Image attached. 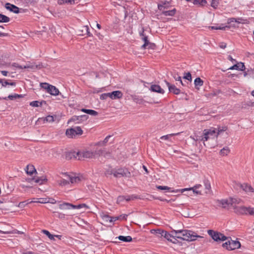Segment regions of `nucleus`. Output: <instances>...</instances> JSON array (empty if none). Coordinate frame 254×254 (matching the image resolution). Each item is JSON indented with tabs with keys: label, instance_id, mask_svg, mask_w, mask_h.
I'll return each mask as SVG.
<instances>
[{
	"label": "nucleus",
	"instance_id": "obj_2",
	"mask_svg": "<svg viewBox=\"0 0 254 254\" xmlns=\"http://www.w3.org/2000/svg\"><path fill=\"white\" fill-rule=\"evenodd\" d=\"M65 179H61L57 181L59 185L64 187L70 183L75 184L79 183L83 178L82 176H76L75 175H68L66 173L64 174Z\"/></svg>",
	"mask_w": 254,
	"mask_h": 254
},
{
	"label": "nucleus",
	"instance_id": "obj_44",
	"mask_svg": "<svg viewBox=\"0 0 254 254\" xmlns=\"http://www.w3.org/2000/svg\"><path fill=\"white\" fill-rule=\"evenodd\" d=\"M216 129L217 136L218 137V135L220 134L221 132L226 131L227 129V127L226 126L222 127H219Z\"/></svg>",
	"mask_w": 254,
	"mask_h": 254
},
{
	"label": "nucleus",
	"instance_id": "obj_27",
	"mask_svg": "<svg viewBox=\"0 0 254 254\" xmlns=\"http://www.w3.org/2000/svg\"><path fill=\"white\" fill-rule=\"evenodd\" d=\"M194 83L195 88L196 89H199V87L203 85V81L200 77H197L195 79Z\"/></svg>",
	"mask_w": 254,
	"mask_h": 254
},
{
	"label": "nucleus",
	"instance_id": "obj_40",
	"mask_svg": "<svg viewBox=\"0 0 254 254\" xmlns=\"http://www.w3.org/2000/svg\"><path fill=\"white\" fill-rule=\"evenodd\" d=\"M10 21V18L2 14H0V22L7 23Z\"/></svg>",
	"mask_w": 254,
	"mask_h": 254
},
{
	"label": "nucleus",
	"instance_id": "obj_56",
	"mask_svg": "<svg viewBox=\"0 0 254 254\" xmlns=\"http://www.w3.org/2000/svg\"><path fill=\"white\" fill-rule=\"evenodd\" d=\"M247 22V20L246 19H244L242 18H239L238 19H236V22L238 23H246Z\"/></svg>",
	"mask_w": 254,
	"mask_h": 254
},
{
	"label": "nucleus",
	"instance_id": "obj_22",
	"mask_svg": "<svg viewBox=\"0 0 254 254\" xmlns=\"http://www.w3.org/2000/svg\"><path fill=\"white\" fill-rule=\"evenodd\" d=\"M230 201H231V206H233L234 208V206H237V204H240L242 200L241 199L237 197H230Z\"/></svg>",
	"mask_w": 254,
	"mask_h": 254
},
{
	"label": "nucleus",
	"instance_id": "obj_52",
	"mask_svg": "<svg viewBox=\"0 0 254 254\" xmlns=\"http://www.w3.org/2000/svg\"><path fill=\"white\" fill-rule=\"evenodd\" d=\"M50 86L51 85L47 83H41V87L42 88L46 89L47 92H48L49 87H50Z\"/></svg>",
	"mask_w": 254,
	"mask_h": 254
},
{
	"label": "nucleus",
	"instance_id": "obj_1",
	"mask_svg": "<svg viewBox=\"0 0 254 254\" xmlns=\"http://www.w3.org/2000/svg\"><path fill=\"white\" fill-rule=\"evenodd\" d=\"M201 138L199 139L202 141L205 146H210L208 142H207L208 140L216 141L217 138L216 129L215 128H211L210 129H206L203 130V135L200 137Z\"/></svg>",
	"mask_w": 254,
	"mask_h": 254
},
{
	"label": "nucleus",
	"instance_id": "obj_21",
	"mask_svg": "<svg viewBox=\"0 0 254 254\" xmlns=\"http://www.w3.org/2000/svg\"><path fill=\"white\" fill-rule=\"evenodd\" d=\"M48 93L52 95H59L60 92L58 88H57L55 86L51 85L50 87H49Z\"/></svg>",
	"mask_w": 254,
	"mask_h": 254
},
{
	"label": "nucleus",
	"instance_id": "obj_43",
	"mask_svg": "<svg viewBox=\"0 0 254 254\" xmlns=\"http://www.w3.org/2000/svg\"><path fill=\"white\" fill-rule=\"evenodd\" d=\"M43 234H45L51 240H55V235L51 234L48 230H42Z\"/></svg>",
	"mask_w": 254,
	"mask_h": 254
},
{
	"label": "nucleus",
	"instance_id": "obj_26",
	"mask_svg": "<svg viewBox=\"0 0 254 254\" xmlns=\"http://www.w3.org/2000/svg\"><path fill=\"white\" fill-rule=\"evenodd\" d=\"M163 237H164L165 239H166L168 241L172 242L174 244H176V242L173 241V240L172 239V238H173V239H175V240H176V239L174 238V235L168 233L166 231H165V233L164 234Z\"/></svg>",
	"mask_w": 254,
	"mask_h": 254
},
{
	"label": "nucleus",
	"instance_id": "obj_36",
	"mask_svg": "<svg viewBox=\"0 0 254 254\" xmlns=\"http://www.w3.org/2000/svg\"><path fill=\"white\" fill-rule=\"evenodd\" d=\"M0 233L1 234H24L23 232L18 231L17 230H14L11 231H3L1 230H0Z\"/></svg>",
	"mask_w": 254,
	"mask_h": 254
},
{
	"label": "nucleus",
	"instance_id": "obj_32",
	"mask_svg": "<svg viewBox=\"0 0 254 254\" xmlns=\"http://www.w3.org/2000/svg\"><path fill=\"white\" fill-rule=\"evenodd\" d=\"M76 153L77 152L75 151L69 152L66 154L65 157L67 159H70L73 157L75 158H78L79 160V156H77Z\"/></svg>",
	"mask_w": 254,
	"mask_h": 254
},
{
	"label": "nucleus",
	"instance_id": "obj_39",
	"mask_svg": "<svg viewBox=\"0 0 254 254\" xmlns=\"http://www.w3.org/2000/svg\"><path fill=\"white\" fill-rule=\"evenodd\" d=\"M43 102L45 103V101L39 102L38 101H34L30 103V105L34 107H38L42 105Z\"/></svg>",
	"mask_w": 254,
	"mask_h": 254
},
{
	"label": "nucleus",
	"instance_id": "obj_42",
	"mask_svg": "<svg viewBox=\"0 0 254 254\" xmlns=\"http://www.w3.org/2000/svg\"><path fill=\"white\" fill-rule=\"evenodd\" d=\"M158 5L162 6L164 9H168L170 6L169 2L167 1H161Z\"/></svg>",
	"mask_w": 254,
	"mask_h": 254
},
{
	"label": "nucleus",
	"instance_id": "obj_61",
	"mask_svg": "<svg viewBox=\"0 0 254 254\" xmlns=\"http://www.w3.org/2000/svg\"><path fill=\"white\" fill-rule=\"evenodd\" d=\"M56 202V200L53 198H49L47 201V203H50L52 204H55Z\"/></svg>",
	"mask_w": 254,
	"mask_h": 254
},
{
	"label": "nucleus",
	"instance_id": "obj_28",
	"mask_svg": "<svg viewBox=\"0 0 254 254\" xmlns=\"http://www.w3.org/2000/svg\"><path fill=\"white\" fill-rule=\"evenodd\" d=\"M89 29L88 26H84L81 27V29L80 30L81 31V33H80V35H84L85 34L88 35L89 36H91V34L89 31Z\"/></svg>",
	"mask_w": 254,
	"mask_h": 254
},
{
	"label": "nucleus",
	"instance_id": "obj_51",
	"mask_svg": "<svg viewBox=\"0 0 254 254\" xmlns=\"http://www.w3.org/2000/svg\"><path fill=\"white\" fill-rule=\"evenodd\" d=\"M180 133L179 132V133H172V134H168V135H163L161 137V139H164V140H168L169 138V136H173V135H179Z\"/></svg>",
	"mask_w": 254,
	"mask_h": 254
},
{
	"label": "nucleus",
	"instance_id": "obj_11",
	"mask_svg": "<svg viewBox=\"0 0 254 254\" xmlns=\"http://www.w3.org/2000/svg\"><path fill=\"white\" fill-rule=\"evenodd\" d=\"M234 212L238 215H247L248 214V207L234 206Z\"/></svg>",
	"mask_w": 254,
	"mask_h": 254
},
{
	"label": "nucleus",
	"instance_id": "obj_12",
	"mask_svg": "<svg viewBox=\"0 0 254 254\" xmlns=\"http://www.w3.org/2000/svg\"><path fill=\"white\" fill-rule=\"evenodd\" d=\"M158 8L161 11L162 14L165 16H174L176 12L175 8L167 10V9H164V8H163L162 6L160 5H158Z\"/></svg>",
	"mask_w": 254,
	"mask_h": 254
},
{
	"label": "nucleus",
	"instance_id": "obj_19",
	"mask_svg": "<svg viewBox=\"0 0 254 254\" xmlns=\"http://www.w3.org/2000/svg\"><path fill=\"white\" fill-rule=\"evenodd\" d=\"M150 90L153 92H155L161 94L164 93V91L161 87L158 85H152L150 87Z\"/></svg>",
	"mask_w": 254,
	"mask_h": 254
},
{
	"label": "nucleus",
	"instance_id": "obj_20",
	"mask_svg": "<svg viewBox=\"0 0 254 254\" xmlns=\"http://www.w3.org/2000/svg\"><path fill=\"white\" fill-rule=\"evenodd\" d=\"M26 172L28 175H32L34 173H36V170L33 165L29 164L26 168Z\"/></svg>",
	"mask_w": 254,
	"mask_h": 254
},
{
	"label": "nucleus",
	"instance_id": "obj_46",
	"mask_svg": "<svg viewBox=\"0 0 254 254\" xmlns=\"http://www.w3.org/2000/svg\"><path fill=\"white\" fill-rule=\"evenodd\" d=\"M156 188L158 190H168V191H170L171 192H172V190H171V188H169V187H168L167 186H157Z\"/></svg>",
	"mask_w": 254,
	"mask_h": 254
},
{
	"label": "nucleus",
	"instance_id": "obj_59",
	"mask_svg": "<svg viewBox=\"0 0 254 254\" xmlns=\"http://www.w3.org/2000/svg\"><path fill=\"white\" fill-rule=\"evenodd\" d=\"M243 184H241L240 183H235L234 186V188L236 189H243Z\"/></svg>",
	"mask_w": 254,
	"mask_h": 254
},
{
	"label": "nucleus",
	"instance_id": "obj_63",
	"mask_svg": "<svg viewBox=\"0 0 254 254\" xmlns=\"http://www.w3.org/2000/svg\"><path fill=\"white\" fill-rule=\"evenodd\" d=\"M249 76L254 78V68H250Z\"/></svg>",
	"mask_w": 254,
	"mask_h": 254
},
{
	"label": "nucleus",
	"instance_id": "obj_13",
	"mask_svg": "<svg viewBox=\"0 0 254 254\" xmlns=\"http://www.w3.org/2000/svg\"><path fill=\"white\" fill-rule=\"evenodd\" d=\"M88 118V116L86 115L73 116L70 120V122H74L75 123H80L82 122L86 121Z\"/></svg>",
	"mask_w": 254,
	"mask_h": 254
},
{
	"label": "nucleus",
	"instance_id": "obj_37",
	"mask_svg": "<svg viewBox=\"0 0 254 254\" xmlns=\"http://www.w3.org/2000/svg\"><path fill=\"white\" fill-rule=\"evenodd\" d=\"M230 152V149L228 147L225 146L223 149H222L220 151V154L222 156H226Z\"/></svg>",
	"mask_w": 254,
	"mask_h": 254
},
{
	"label": "nucleus",
	"instance_id": "obj_24",
	"mask_svg": "<svg viewBox=\"0 0 254 254\" xmlns=\"http://www.w3.org/2000/svg\"><path fill=\"white\" fill-rule=\"evenodd\" d=\"M200 187H201V185H196L192 188H186V189H181V190H172V192H181L182 193L187 190H193V189H197L199 188Z\"/></svg>",
	"mask_w": 254,
	"mask_h": 254
},
{
	"label": "nucleus",
	"instance_id": "obj_14",
	"mask_svg": "<svg viewBox=\"0 0 254 254\" xmlns=\"http://www.w3.org/2000/svg\"><path fill=\"white\" fill-rule=\"evenodd\" d=\"M109 97L112 99H120L123 97V93L121 91L117 90L111 93H108Z\"/></svg>",
	"mask_w": 254,
	"mask_h": 254
},
{
	"label": "nucleus",
	"instance_id": "obj_33",
	"mask_svg": "<svg viewBox=\"0 0 254 254\" xmlns=\"http://www.w3.org/2000/svg\"><path fill=\"white\" fill-rule=\"evenodd\" d=\"M115 169H112V168H108L107 169L105 172L104 175L106 177H108L109 176L111 175H113L114 176V172H115Z\"/></svg>",
	"mask_w": 254,
	"mask_h": 254
},
{
	"label": "nucleus",
	"instance_id": "obj_31",
	"mask_svg": "<svg viewBox=\"0 0 254 254\" xmlns=\"http://www.w3.org/2000/svg\"><path fill=\"white\" fill-rule=\"evenodd\" d=\"M81 111L84 113H85L86 114H89L93 116H97L98 114L97 112L93 110L82 109Z\"/></svg>",
	"mask_w": 254,
	"mask_h": 254
},
{
	"label": "nucleus",
	"instance_id": "obj_17",
	"mask_svg": "<svg viewBox=\"0 0 254 254\" xmlns=\"http://www.w3.org/2000/svg\"><path fill=\"white\" fill-rule=\"evenodd\" d=\"M245 68H246L244 64L240 62L238 64H235L234 65L231 66L228 68V69H236L238 70L244 71L245 69Z\"/></svg>",
	"mask_w": 254,
	"mask_h": 254
},
{
	"label": "nucleus",
	"instance_id": "obj_58",
	"mask_svg": "<svg viewBox=\"0 0 254 254\" xmlns=\"http://www.w3.org/2000/svg\"><path fill=\"white\" fill-rule=\"evenodd\" d=\"M248 214L250 215H254V208L248 207Z\"/></svg>",
	"mask_w": 254,
	"mask_h": 254
},
{
	"label": "nucleus",
	"instance_id": "obj_60",
	"mask_svg": "<svg viewBox=\"0 0 254 254\" xmlns=\"http://www.w3.org/2000/svg\"><path fill=\"white\" fill-rule=\"evenodd\" d=\"M125 200L127 201H129L130 200H132L134 198H136L135 196H133V195L131 196H125Z\"/></svg>",
	"mask_w": 254,
	"mask_h": 254
},
{
	"label": "nucleus",
	"instance_id": "obj_18",
	"mask_svg": "<svg viewBox=\"0 0 254 254\" xmlns=\"http://www.w3.org/2000/svg\"><path fill=\"white\" fill-rule=\"evenodd\" d=\"M219 203L220 204L223 208H228L231 206L230 198L227 199H222L218 200Z\"/></svg>",
	"mask_w": 254,
	"mask_h": 254
},
{
	"label": "nucleus",
	"instance_id": "obj_45",
	"mask_svg": "<svg viewBox=\"0 0 254 254\" xmlns=\"http://www.w3.org/2000/svg\"><path fill=\"white\" fill-rule=\"evenodd\" d=\"M46 181L47 179L44 177H42L41 178L38 177L35 179V182L37 183H39V184H43Z\"/></svg>",
	"mask_w": 254,
	"mask_h": 254
},
{
	"label": "nucleus",
	"instance_id": "obj_35",
	"mask_svg": "<svg viewBox=\"0 0 254 254\" xmlns=\"http://www.w3.org/2000/svg\"><path fill=\"white\" fill-rule=\"evenodd\" d=\"M119 240L126 242H129L132 241V238L129 236H120L118 237Z\"/></svg>",
	"mask_w": 254,
	"mask_h": 254
},
{
	"label": "nucleus",
	"instance_id": "obj_4",
	"mask_svg": "<svg viewBox=\"0 0 254 254\" xmlns=\"http://www.w3.org/2000/svg\"><path fill=\"white\" fill-rule=\"evenodd\" d=\"M83 133V130L80 127H76L66 129L65 134L69 138H74Z\"/></svg>",
	"mask_w": 254,
	"mask_h": 254
},
{
	"label": "nucleus",
	"instance_id": "obj_15",
	"mask_svg": "<svg viewBox=\"0 0 254 254\" xmlns=\"http://www.w3.org/2000/svg\"><path fill=\"white\" fill-rule=\"evenodd\" d=\"M166 83L170 92H172L176 95H178L181 93L180 89L177 88L174 85H172L167 81H166Z\"/></svg>",
	"mask_w": 254,
	"mask_h": 254
},
{
	"label": "nucleus",
	"instance_id": "obj_10",
	"mask_svg": "<svg viewBox=\"0 0 254 254\" xmlns=\"http://www.w3.org/2000/svg\"><path fill=\"white\" fill-rule=\"evenodd\" d=\"M76 155L79 156V160H81L84 158H92L94 156V153L90 151H78L77 152Z\"/></svg>",
	"mask_w": 254,
	"mask_h": 254
},
{
	"label": "nucleus",
	"instance_id": "obj_53",
	"mask_svg": "<svg viewBox=\"0 0 254 254\" xmlns=\"http://www.w3.org/2000/svg\"><path fill=\"white\" fill-rule=\"evenodd\" d=\"M184 78L187 79L189 81L191 80V75L190 72H188L187 73H185V75L184 76Z\"/></svg>",
	"mask_w": 254,
	"mask_h": 254
},
{
	"label": "nucleus",
	"instance_id": "obj_8",
	"mask_svg": "<svg viewBox=\"0 0 254 254\" xmlns=\"http://www.w3.org/2000/svg\"><path fill=\"white\" fill-rule=\"evenodd\" d=\"M82 207H86L87 206L85 204H81L78 205H73L71 203L67 202H64L59 205V208L61 209H79Z\"/></svg>",
	"mask_w": 254,
	"mask_h": 254
},
{
	"label": "nucleus",
	"instance_id": "obj_7",
	"mask_svg": "<svg viewBox=\"0 0 254 254\" xmlns=\"http://www.w3.org/2000/svg\"><path fill=\"white\" fill-rule=\"evenodd\" d=\"M222 246L228 250H233L239 248L241 246V244L239 241L229 240L225 243H223Z\"/></svg>",
	"mask_w": 254,
	"mask_h": 254
},
{
	"label": "nucleus",
	"instance_id": "obj_9",
	"mask_svg": "<svg viewBox=\"0 0 254 254\" xmlns=\"http://www.w3.org/2000/svg\"><path fill=\"white\" fill-rule=\"evenodd\" d=\"M144 30H143L142 32L140 33V35L141 36L142 40L144 41V43L141 46L142 49H154L155 45L153 43L149 42L148 40V37L147 36H145L144 35Z\"/></svg>",
	"mask_w": 254,
	"mask_h": 254
},
{
	"label": "nucleus",
	"instance_id": "obj_41",
	"mask_svg": "<svg viewBox=\"0 0 254 254\" xmlns=\"http://www.w3.org/2000/svg\"><path fill=\"white\" fill-rule=\"evenodd\" d=\"M194 4L203 6L207 3L205 0H194L193 1Z\"/></svg>",
	"mask_w": 254,
	"mask_h": 254
},
{
	"label": "nucleus",
	"instance_id": "obj_3",
	"mask_svg": "<svg viewBox=\"0 0 254 254\" xmlns=\"http://www.w3.org/2000/svg\"><path fill=\"white\" fill-rule=\"evenodd\" d=\"M177 234H181L183 237L182 240L187 241H193L197 238H202V237L197 235V234L192 231L189 230H180L174 231Z\"/></svg>",
	"mask_w": 254,
	"mask_h": 254
},
{
	"label": "nucleus",
	"instance_id": "obj_47",
	"mask_svg": "<svg viewBox=\"0 0 254 254\" xmlns=\"http://www.w3.org/2000/svg\"><path fill=\"white\" fill-rule=\"evenodd\" d=\"M96 153L97 154H99V155H104L105 157H107L108 156H109L110 155V153H108V152L105 153L104 151L101 150H99L96 151Z\"/></svg>",
	"mask_w": 254,
	"mask_h": 254
},
{
	"label": "nucleus",
	"instance_id": "obj_49",
	"mask_svg": "<svg viewBox=\"0 0 254 254\" xmlns=\"http://www.w3.org/2000/svg\"><path fill=\"white\" fill-rule=\"evenodd\" d=\"M219 4V0H211V6L214 8H216Z\"/></svg>",
	"mask_w": 254,
	"mask_h": 254
},
{
	"label": "nucleus",
	"instance_id": "obj_55",
	"mask_svg": "<svg viewBox=\"0 0 254 254\" xmlns=\"http://www.w3.org/2000/svg\"><path fill=\"white\" fill-rule=\"evenodd\" d=\"M125 196H119L117 198V202L118 203H120L123 201L125 200Z\"/></svg>",
	"mask_w": 254,
	"mask_h": 254
},
{
	"label": "nucleus",
	"instance_id": "obj_38",
	"mask_svg": "<svg viewBox=\"0 0 254 254\" xmlns=\"http://www.w3.org/2000/svg\"><path fill=\"white\" fill-rule=\"evenodd\" d=\"M204 184L205 190H206L205 193H209L210 191V189H211L210 183H209V182L208 180H205L204 181Z\"/></svg>",
	"mask_w": 254,
	"mask_h": 254
},
{
	"label": "nucleus",
	"instance_id": "obj_54",
	"mask_svg": "<svg viewBox=\"0 0 254 254\" xmlns=\"http://www.w3.org/2000/svg\"><path fill=\"white\" fill-rule=\"evenodd\" d=\"M69 3L72 4L74 3V0H59V3L62 4V2Z\"/></svg>",
	"mask_w": 254,
	"mask_h": 254
},
{
	"label": "nucleus",
	"instance_id": "obj_48",
	"mask_svg": "<svg viewBox=\"0 0 254 254\" xmlns=\"http://www.w3.org/2000/svg\"><path fill=\"white\" fill-rule=\"evenodd\" d=\"M228 26L220 27V26H210L209 28L212 30H225L226 28H228Z\"/></svg>",
	"mask_w": 254,
	"mask_h": 254
},
{
	"label": "nucleus",
	"instance_id": "obj_64",
	"mask_svg": "<svg viewBox=\"0 0 254 254\" xmlns=\"http://www.w3.org/2000/svg\"><path fill=\"white\" fill-rule=\"evenodd\" d=\"M127 216L128 215L127 214L121 215L119 216V217H120L119 220H126Z\"/></svg>",
	"mask_w": 254,
	"mask_h": 254
},
{
	"label": "nucleus",
	"instance_id": "obj_34",
	"mask_svg": "<svg viewBox=\"0 0 254 254\" xmlns=\"http://www.w3.org/2000/svg\"><path fill=\"white\" fill-rule=\"evenodd\" d=\"M242 190L246 192H254V189L247 184H244Z\"/></svg>",
	"mask_w": 254,
	"mask_h": 254
},
{
	"label": "nucleus",
	"instance_id": "obj_50",
	"mask_svg": "<svg viewBox=\"0 0 254 254\" xmlns=\"http://www.w3.org/2000/svg\"><path fill=\"white\" fill-rule=\"evenodd\" d=\"M44 121L51 123L54 121V118L53 116H48L44 119Z\"/></svg>",
	"mask_w": 254,
	"mask_h": 254
},
{
	"label": "nucleus",
	"instance_id": "obj_57",
	"mask_svg": "<svg viewBox=\"0 0 254 254\" xmlns=\"http://www.w3.org/2000/svg\"><path fill=\"white\" fill-rule=\"evenodd\" d=\"M7 85H10L12 86L15 85V83L14 82H8L7 81L5 80L3 82L2 86L3 87H5Z\"/></svg>",
	"mask_w": 254,
	"mask_h": 254
},
{
	"label": "nucleus",
	"instance_id": "obj_6",
	"mask_svg": "<svg viewBox=\"0 0 254 254\" xmlns=\"http://www.w3.org/2000/svg\"><path fill=\"white\" fill-rule=\"evenodd\" d=\"M207 232L215 241H224L227 239V238L225 236L220 232L214 231L212 230H209Z\"/></svg>",
	"mask_w": 254,
	"mask_h": 254
},
{
	"label": "nucleus",
	"instance_id": "obj_25",
	"mask_svg": "<svg viewBox=\"0 0 254 254\" xmlns=\"http://www.w3.org/2000/svg\"><path fill=\"white\" fill-rule=\"evenodd\" d=\"M165 231L162 229H153L151 230V233L155 234L158 237H163Z\"/></svg>",
	"mask_w": 254,
	"mask_h": 254
},
{
	"label": "nucleus",
	"instance_id": "obj_5",
	"mask_svg": "<svg viewBox=\"0 0 254 254\" xmlns=\"http://www.w3.org/2000/svg\"><path fill=\"white\" fill-rule=\"evenodd\" d=\"M131 177V173L127 169L125 168H121L119 169H115L114 172V177L115 178H130Z\"/></svg>",
	"mask_w": 254,
	"mask_h": 254
},
{
	"label": "nucleus",
	"instance_id": "obj_30",
	"mask_svg": "<svg viewBox=\"0 0 254 254\" xmlns=\"http://www.w3.org/2000/svg\"><path fill=\"white\" fill-rule=\"evenodd\" d=\"M21 97H22L21 95L14 94V95H9L7 97H5L4 98H1V97H0V98H1L0 99L7 100V99H9L11 100H15L16 99L19 98Z\"/></svg>",
	"mask_w": 254,
	"mask_h": 254
},
{
	"label": "nucleus",
	"instance_id": "obj_62",
	"mask_svg": "<svg viewBox=\"0 0 254 254\" xmlns=\"http://www.w3.org/2000/svg\"><path fill=\"white\" fill-rule=\"evenodd\" d=\"M107 97H109L108 93L102 94L100 96V99L102 100L106 99Z\"/></svg>",
	"mask_w": 254,
	"mask_h": 254
},
{
	"label": "nucleus",
	"instance_id": "obj_23",
	"mask_svg": "<svg viewBox=\"0 0 254 254\" xmlns=\"http://www.w3.org/2000/svg\"><path fill=\"white\" fill-rule=\"evenodd\" d=\"M42 67V65L41 64H27L26 65L23 66V68H31L32 69H40Z\"/></svg>",
	"mask_w": 254,
	"mask_h": 254
},
{
	"label": "nucleus",
	"instance_id": "obj_29",
	"mask_svg": "<svg viewBox=\"0 0 254 254\" xmlns=\"http://www.w3.org/2000/svg\"><path fill=\"white\" fill-rule=\"evenodd\" d=\"M103 218L106 219L107 221H109L110 222H114L117 220L120 219V217L116 216V217H110L108 215H104L103 216Z\"/></svg>",
	"mask_w": 254,
	"mask_h": 254
},
{
	"label": "nucleus",
	"instance_id": "obj_16",
	"mask_svg": "<svg viewBox=\"0 0 254 254\" xmlns=\"http://www.w3.org/2000/svg\"><path fill=\"white\" fill-rule=\"evenodd\" d=\"M5 7L7 9L14 12V13H18L19 12V8L18 7L9 3H6L5 5Z\"/></svg>",
	"mask_w": 254,
	"mask_h": 254
}]
</instances>
